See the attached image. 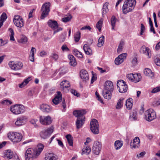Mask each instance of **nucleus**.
<instances>
[{"label":"nucleus","mask_w":160,"mask_h":160,"mask_svg":"<svg viewBox=\"0 0 160 160\" xmlns=\"http://www.w3.org/2000/svg\"><path fill=\"white\" fill-rule=\"evenodd\" d=\"M22 18L21 17L18 15H16L14 16V18L13 19V21L14 22H16L17 21L20 20V18Z\"/></svg>","instance_id":"obj_61"},{"label":"nucleus","mask_w":160,"mask_h":160,"mask_svg":"<svg viewBox=\"0 0 160 160\" xmlns=\"http://www.w3.org/2000/svg\"><path fill=\"white\" fill-rule=\"evenodd\" d=\"M83 49L86 54L89 55L92 54V50L88 44H85L83 47Z\"/></svg>","instance_id":"obj_22"},{"label":"nucleus","mask_w":160,"mask_h":160,"mask_svg":"<svg viewBox=\"0 0 160 160\" xmlns=\"http://www.w3.org/2000/svg\"><path fill=\"white\" fill-rule=\"evenodd\" d=\"M81 37V33L79 31L77 32L74 35V39L75 42H78Z\"/></svg>","instance_id":"obj_43"},{"label":"nucleus","mask_w":160,"mask_h":160,"mask_svg":"<svg viewBox=\"0 0 160 160\" xmlns=\"http://www.w3.org/2000/svg\"><path fill=\"white\" fill-rule=\"evenodd\" d=\"M8 40H3L2 39L0 38V47L3 46L7 44Z\"/></svg>","instance_id":"obj_56"},{"label":"nucleus","mask_w":160,"mask_h":160,"mask_svg":"<svg viewBox=\"0 0 160 160\" xmlns=\"http://www.w3.org/2000/svg\"><path fill=\"white\" fill-rule=\"evenodd\" d=\"M62 94L60 92H57V94L54 98L52 99V102L55 105L58 104L62 100Z\"/></svg>","instance_id":"obj_17"},{"label":"nucleus","mask_w":160,"mask_h":160,"mask_svg":"<svg viewBox=\"0 0 160 160\" xmlns=\"http://www.w3.org/2000/svg\"><path fill=\"white\" fill-rule=\"evenodd\" d=\"M145 119L148 121H151L156 117V112L152 109H149L147 110L145 113Z\"/></svg>","instance_id":"obj_8"},{"label":"nucleus","mask_w":160,"mask_h":160,"mask_svg":"<svg viewBox=\"0 0 160 160\" xmlns=\"http://www.w3.org/2000/svg\"><path fill=\"white\" fill-rule=\"evenodd\" d=\"M122 142L119 140L116 141L114 143V146L116 150H118L121 148L123 145Z\"/></svg>","instance_id":"obj_31"},{"label":"nucleus","mask_w":160,"mask_h":160,"mask_svg":"<svg viewBox=\"0 0 160 160\" xmlns=\"http://www.w3.org/2000/svg\"><path fill=\"white\" fill-rule=\"evenodd\" d=\"M91 149L89 146H87L84 148H83L82 150V155L86 153L87 155H88L91 152Z\"/></svg>","instance_id":"obj_40"},{"label":"nucleus","mask_w":160,"mask_h":160,"mask_svg":"<svg viewBox=\"0 0 160 160\" xmlns=\"http://www.w3.org/2000/svg\"><path fill=\"white\" fill-rule=\"evenodd\" d=\"M148 19L149 25L150 26V30H154L153 26V23L151 19L150 18H149Z\"/></svg>","instance_id":"obj_58"},{"label":"nucleus","mask_w":160,"mask_h":160,"mask_svg":"<svg viewBox=\"0 0 160 160\" xmlns=\"http://www.w3.org/2000/svg\"><path fill=\"white\" fill-rule=\"evenodd\" d=\"M153 106L156 107L160 105V98L158 100L156 101H155L153 103Z\"/></svg>","instance_id":"obj_60"},{"label":"nucleus","mask_w":160,"mask_h":160,"mask_svg":"<svg viewBox=\"0 0 160 160\" xmlns=\"http://www.w3.org/2000/svg\"><path fill=\"white\" fill-rule=\"evenodd\" d=\"M72 17L71 15L67 16L62 18V21L64 22H66L70 21L72 19Z\"/></svg>","instance_id":"obj_48"},{"label":"nucleus","mask_w":160,"mask_h":160,"mask_svg":"<svg viewBox=\"0 0 160 160\" xmlns=\"http://www.w3.org/2000/svg\"><path fill=\"white\" fill-rule=\"evenodd\" d=\"M124 99L123 98H120L118 100L117 105L116 106V108L117 109H119L122 107Z\"/></svg>","instance_id":"obj_30"},{"label":"nucleus","mask_w":160,"mask_h":160,"mask_svg":"<svg viewBox=\"0 0 160 160\" xmlns=\"http://www.w3.org/2000/svg\"><path fill=\"white\" fill-rule=\"evenodd\" d=\"M111 92L104 90L102 92V95L105 99H110L111 98Z\"/></svg>","instance_id":"obj_27"},{"label":"nucleus","mask_w":160,"mask_h":160,"mask_svg":"<svg viewBox=\"0 0 160 160\" xmlns=\"http://www.w3.org/2000/svg\"><path fill=\"white\" fill-rule=\"evenodd\" d=\"M57 158L54 154L48 153L45 155V160H57Z\"/></svg>","instance_id":"obj_21"},{"label":"nucleus","mask_w":160,"mask_h":160,"mask_svg":"<svg viewBox=\"0 0 160 160\" xmlns=\"http://www.w3.org/2000/svg\"><path fill=\"white\" fill-rule=\"evenodd\" d=\"M10 34L9 35L10 36V40L12 41H15V39L14 38V33L13 31H11L10 32Z\"/></svg>","instance_id":"obj_53"},{"label":"nucleus","mask_w":160,"mask_h":160,"mask_svg":"<svg viewBox=\"0 0 160 160\" xmlns=\"http://www.w3.org/2000/svg\"><path fill=\"white\" fill-rule=\"evenodd\" d=\"M160 91V86L157 87L152 89L151 91L152 93H155Z\"/></svg>","instance_id":"obj_55"},{"label":"nucleus","mask_w":160,"mask_h":160,"mask_svg":"<svg viewBox=\"0 0 160 160\" xmlns=\"http://www.w3.org/2000/svg\"><path fill=\"white\" fill-rule=\"evenodd\" d=\"M116 21V18L115 16H113L111 18V22L112 25V29H114V27Z\"/></svg>","instance_id":"obj_46"},{"label":"nucleus","mask_w":160,"mask_h":160,"mask_svg":"<svg viewBox=\"0 0 160 160\" xmlns=\"http://www.w3.org/2000/svg\"><path fill=\"white\" fill-rule=\"evenodd\" d=\"M129 119L132 121L136 120L137 119V112L136 111H133L130 113Z\"/></svg>","instance_id":"obj_26"},{"label":"nucleus","mask_w":160,"mask_h":160,"mask_svg":"<svg viewBox=\"0 0 160 160\" xmlns=\"http://www.w3.org/2000/svg\"><path fill=\"white\" fill-rule=\"evenodd\" d=\"M39 155L36 150L33 148H29L25 153V160H33L36 158Z\"/></svg>","instance_id":"obj_3"},{"label":"nucleus","mask_w":160,"mask_h":160,"mask_svg":"<svg viewBox=\"0 0 160 160\" xmlns=\"http://www.w3.org/2000/svg\"><path fill=\"white\" fill-rule=\"evenodd\" d=\"M135 4V0H126L124 2L122 6L123 13L124 14H126L132 11L134 8Z\"/></svg>","instance_id":"obj_2"},{"label":"nucleus","mask_w":160,"mask_h":160,"mask_svg":"<svg viewBox=\"0 0 160 160\" xmlns=\"http://www.w3.org/2000/svg\"><path fill=\"white\" fill-rule=\"evenodd\" d=\"M7 18V16L5 12H3L1 15L0 20L5 21Z\"/></svg>","instance_id":"obj_54"},{"label":"nucleus","mask_w":160,"mask_h":160,"mask_svg":"<svg viewBox=\"0 0 160 160\" xmlns=\"http://www.w3.org/2000/svg\"><path fill=\"white\" fill-rule=\"evenodd\" d=\"M124 44V41L121 40L120 42L118 47L117 49V52L118 53H120L122 51V47Z\"/></svg>","instance_id":"obj_45"},{"label":"nucleus","mask_w":160,"mask_h":160,"mask_svg":"<svg viewBox=\"0 0 160 160\" xmlns=\"http://www.w3.org/2000/svg\"><path fill=\"white\" fill-rule=\"evenodd\" d=\"M71 92L72 94L78 97L79 95V94L75 90L72 89L71 90Z\"/></svg>","instance_id":"obj_64"},{"label":"nucleus","mask_w":160,"mask_h":160,"mask_svg":"<svg viewBox=\"0 0 160 160\" xmlns=\"http://www.w3.org/2000/svg\"><path fill=\"white\" fill-rule=\"evenodd\" d=\"M13 156L12 152L10 150H8L5 152L4 158L9 159L12 158Z\"/></svg>","instance_id":"obj_29"},{"label":"nucleus","mask_w":160,"mask_h":160,"mask_svg":"<svg viewBox=\"0 0 160 160\" xmlns=\"http://www.w3.org/2000/svg\"><path fill=\"white\" fill-rule=\"evenodd\" d=\"M91 149L89 146H87L84 148H83L82 150V155L86 153L87 155H88L91 152Z\"/></svg>","instance_id":"obj_39"},{"label":"nucleus","mask_w":160,"mask_h":160,"mask_svg":"<svg viewBox=\"0 0 160 160\" xmlns=\"http://www.w3.org/2000/svg\"><path fill=\"white\" fill-rule=\"evenodd\" d=\"M126 84V82L123 80H120L117 82V85L118 88Z\"/></svg>","instance_id":"obj_50"},{"label":"nucleus","mask_w":160,"mask_h":160,"mask_svg":"<svg viewBox=\"0 0 160 160\" xmlns=\"http://www.w3.org/2000/svg\"><path fill=\"white\" fill-rule=\"evenodd\" d=\"M51 3L48 2L43 4L41 7V11L42 12L41 18L43 19L48 14L50 11Z\"/></svg>","instance_id":"obj_6"},{"label":"nucleus","mask_w":160,"mask_h":160,"mask_svg":"<svg viewBox=\"0 0 160 160\" xmlns=\"http://www.w3.org/2000/svg\"><path fill=\"white\" fill-rule=\"evenodd\" d=\"M132 99H128L126 102V106L127 108L130 109L132 106Z\"/></svg>","instance_id":"obj_33"},{"label":"nucleus","mask_w":160,"mask_h":160,"mask_svg":"<svg viewBox=\"0 0 160 160\" xmlns=\"http://www.w3.org/2000/svg\"><path fill=\"white\" fill-rule=\"evenodd\" d=\"M48 26L52 29H56L58 28V25L57 22L55 21L49 20L48 22Z\"/></svg>","instance_id":"obj_23"},{"label":"nucleus","mask_w":160,"mask_h":160,"mask_svg":"<svg viewBox=\"0 0 160 160\" xmlns=\"http://www.w3.org/2000/svg\"><path fill=\"white\" fill-rule=\"evenodd\" d=\"M53 127L52 126L49 128L42 130L40 133V135L41 137L44 139L47 138L53 132Z\"/></svg>","instance_id":"obj_9"},{"label":"nucleus","mask_w":160,"mask_h":160,"mask_svg":"<svg viewBox=\"0 0 160 160\" xmlns=\"http://www.w3.org/2000/svg\"><path fill=\"white\" fill-rule=\"evenodd\" d=\"M130 146L132 149L138 148L140 146V140L139 138L136 137L133 139V142H131Z\"/></svg>","instance_id":"obj_15"},{"label":"nucleus","mask_w":160,"mask_h":160,"mask_svg":"<svg viewBox=\"0 0 160 160\" xmlns=\"http://www.w3.org/2000/svg\"><path fill=\"white\" fill-rule=\"evenodd\" d=\"M91 29V27L89 26H85L82 27L80 28L81 30H90Z\"/></svg>","instance_id":"obj_62"},{"label":"nucleus","mask_w":160,"mask_h":160,"mask_svg":"<svg viewBox=\"0 0 160 160\" xmlns=\"http://www.w3.org/2000/svg\"><path fill=\"white\" fill-rule=\"evenodd\" d=\"M126 56L127 53H123L120 54L118 56V57L121 59H122V60L123 61L126 58Z\"/></svg>","instance_id":"obj_57"},{"label":"nucleus","mask_w":160,"mask_h":160,"mask_svg":"<svg viewBox=\"0 0 160 160\" xmlns=\"http://www.w3.org/2000/svg\"><path fill=\"white\" fill-rule=\"evenodd\" d=\"M141 79V76L139 74H134V79L133 82H139Z\"/></svg>","instance_id":"obj_36"},{"label":"nucleus","mask_w":160,"mask_h":160,"mask_svg":"<svg viewBox=\"0 0 160 160\" xmlns=\"http://www.w3.org/2000/svg\"><path fill=\"white\" fill-rule=\"evenodd\" d=\"M27 121V118L25 116H22L18 117L15 122L16 126H20L25 124Z\"/></svg>","instance_id":"obj_13"},{"label":"nucleus","mask_w":160,"mask_h":160,"mask_svg":"<svg viewBox=\"0 0 160 160\" xmlns=\"http://www.w3.org/2000/svg\"><path fill=\"white\" fill-rule=\"evenodd\" d=\"M90 128L92 132L95 134H98L99 133V126L98 121L93 119L90 122Z\"/></svg>","instance_id":"obj_7"},{"label":"nucleus","mask_w":160,"mask_h":160,"mask_svg":"<svg viewBox=\"0 0 160 160\" xmlns=\"http://www.w3.org/2000/svg\"><path fill=\"white\" fill-rule=\"evenodd\" d=\"M144 74L147 76L152 78L154 76V73L151 70L148 68H145L144 70Z\"/></svg>","instance_id":"obj_24"},{"label":"nucleus","mask_w":160,"mask_h":160,"mask_svg":"<svg viewBox=\"0 0 160 160\" xmlns=\"http://www.w3.org/2000/svg\"><path fill=\"white\" fill-rule=\"evenodd\" d=\"M61 49L63 51H68L69 50V49L68 48L66 45H63L61 47Z\"/></svg>","instance_id":"obj_63"},{"label":"nucleus","mask_w":160,"mask_h":160,"mask_svg":"<svg viewBox=\"0 0 160 160\" xmlns=\"http://www.w3.org/2000/svg\"><path fill=\"white\" fill-rule=\"evenodd\" d=\"M38 149H35L36 150L37 152V153L39 155L43 148L44 146L42 144H39L38 145Z\"/></svg>","instance_id":"obj_47"},{"label":"nucleus","mask_w":160,"mask_h":160,"mask_svg":"<svg viewBox=\"0 0 160 160\" xmlns=\"http://www.w3.org/2000/svg\"><path fill=\"white\" fill-rule=\"evenodd\" d=\"M39 121L40 123L43 125H49L52 122L51 118L49 116H40L39 117Z\"/></svg>","instance_id":"obj_12"},{"label":"nucleus","mask_w":160,"mask_h":160,"mask_svg":"<svg viewBox=\"0 0 160 160\" xmlns=\"http://www.w3.org/2000/svg\"><path fill=\"white\" fill-rule=\"evenodd\" d=\"M10 110L13 114L18 115L23 113L25 111V108L22 104H16L11 106L10 108Z\"/></svg>","instance_id":"obj_4"},{"label":"nucleus","mask_w":160,"mask_h":160,"mask_svg":"<svg viewBox=\"0 0 160 160\" xmlns=\"http://www.w3.org/2000/svg\"><path fill=\"white\" fill-rule=\"evenodd\" d=\"M68 57L70 60V64L73 66H76L77 64V62L74 57L72 55H68Z\"/></svg>","instance_id":"obj_25"},{"label":"nucleus","mask_w":160,"mask_h":160,"mask_svg":"<svg viewBox=\"0 0 160 160\" xmlns=\"http://www.w3.org/2000/svg\"><path fill=\"white\" fill-rule=\"evenodd\" d=\"M119 92L121 93H124L126 92L128 90V87L127 84H125L123 86L118 88Z\"/></svg>","instance_id":"obj_35"},{"label":"nucleus","mask_w":160,"mask_h":160,"mask_svg":"<svg viewBox=\"0 0 160 160\" xmlns=\"http://www.w3.org/2000/svg\"><path fill=\"white\" fill-rule=\"evenodd\" d=\"M140 52L141 53L144 54L147 56L148 58H151V51L148 48L146 47L145 46H143L141 48Z\"/></svg>","instance_id":"obj_14"},{"label":"nucleus","mask_w":160,"mask_h":160,"mask_svg":"<svg viewBox=\"0 0 160 160\" xmlns=\"http://www.w3.org/2000/svg\"><path fill=\"white\" fill-rule=\"evenodd\" d=\"M104 42V37L102 36L101 37L99 38L98 40V42L97 44V46L99 47H100L103 46Z\"/></svg>","instance_id":"obj_34"},{"label":"nucleus","mask_w":160,"mask_h":160,"mask_svg":"<svg viewBox=\"0 0 160 160\" xmlns=\"http://www.w3.org/2000/svg\"><path fill=\"white\" fill-rule=\"evenodd\" d=\"M86 112L85 110H76L73 112V113L75 117L77 118L76 122L77 128H81L84 123L85 118L84 115Z\"/></svg>","instance_id":"obj_1"},{"label":"nucleus","mask_w":160,"mask_h":160,"mask_svg":"<svg viewBox=\"0 0 160 160\" xmlns=\"http://www.w3.org/2000/svg\"><path fill=\"white\" fill-rule=\"evenodd\" d=\"M127 78L130 81L133 82L134 79V74L133 73L128 74L127 75Z\"/></svg>","instance_id":"obj_51"},{"label":"nucleus","mask_w":160,"mask_h":160,"mask_svg":"<svg viewBox=\"0 0 160 160\" xmlns=\"http://www.w3.org/2000/svg\"><path fill=\"white\" fill-rule=\"evenodd\" d=\"M103 22V19L102 18H101L97 23L96 27L98 30H101Z\"/></svg>","instance_id":"obj_44"},{"label":"nucleus","mask_w":160,"mask_h":160,"mask_svg":"<svg viewBox=\"0 0 160 160\" xmlns=\"http://www.w3.org/2000/svg\"><path fill=\"white\" fill-rule=\"evenodd\" d=\"M66 138L67 139L68 143L70 146H72L73 142V140L72 139V137L71 135L70 134H68L66 136Z\"/></svg>","instance_id":"obj_42"},{"label":"nucleus","mask_w":160,"mask_h":160,"mask_svg":"<svg viewBox=\"0 0 160 160\" xmlns=\"http://www.w3.org/2000/svg\"><path fill=\"white\" fill-rule=\"evenodd\" d=\"M95 95L96 97L97 98H98V100L100 102H101L102 103H103V101L102 100V99L101 98V97L99 95L98 93L97 92V91H96L95 92Z\"/></svg>","instance_id":"obj_59"},{"label":"nucleus","mask_w":160,"mask_h":160,"mask_svg":"<svg viewBox=\"0 0 160 160\" xmlns=\"http://www.w3.org/2000/svg\"><path fill=\"white\" fill-rule=\"evenodd\" d=\"M113 89L112 83L110 81H108L105 82L104 90L112 92Z\"/></svg>","instance_id":"obj_16"},{"label":"nucleus","mask_w":160,"mask_h":160,"mask_svg":"<svg viewBox=\"0 0 160 160\" xmlns=\"http://www.w3.org/2000/svg\"><path fill=\"white\" fill-rule=\"evenodd\" d=\"M108 3L107 2H106L103 5L102 9V15L103 17L104 16V15H105L109 11L108 9Z\"/></svg>","instance_id":"obj_28"},{"label":"nucleus","mask_w":160,"mask_h":160,"mask_svg":"<svg viewBox=\"0 0 160 160\" xmlns=\"http://www.w3.org/2000/svg\"><path fill=\"white\" fill-rule=\"evenodd\" d=\"M73 54L76 57L80 58H82L83 56L82 52L78 51L77 49H74L73 51Z\"/></svg>","instance_id":"obj_37"},{"label":"nucleus","mask_w":160,"mask_h":160,"mask_svg":"<svg viewBox=\"0 0 160 160\" xmlns=\"http://www.w3.org/2000/svg\"><path fill=\"white\" fill-rule=\"evenodd\" d=\"M50 57L56 61L58 59L59 56L57 54L54 52L51 54Z\"/></svg>","instance_id":"obj_49"},{"label":"nucleus","mask_w":160,"mask_h":160,"mask_svg":"<svg viewBox=\"0 0 160 160\" xmlns=\"http://www.w3.org/2000/svg\"><path fill=\"white\" fill-rule=\"evenodd\" d=\"M31 80V78L30 77H28V78H26L23 82L19 84V87L20 88H23L24 86L27 85L28 83Z\"/></svg>","instance_id":"obj_41"},{"label":"nucleus","mask_w":160,"mask_h":160,"mask_svg":"<svg viewBox=\"0 0 160 160\" xmlns=\"http://www.w3.org/2000/svg\"><path fill=\"white\" fill-rule=\"evenodd\" d=\"M8 65L11 69L15 71H18L21 69L23 66L22 62L17 63L13 61H10L8 63Z\"/></svg>","instance_id":"obj_10"},{"label":"nucleus","mask_w":160,"mask_h":160,"mask_svg":"<svg viewBox=\"0 0 160 160\" xmlns=\"http://www.w3.org/2000/svg\"><path fill=\"white\" fill-rule=\"evenodd\" d=\"M81 78L83 81H87L89 80L88 73L87 71L84 69L82 70L80 72Z\"/></svg>","instance_id":"obj_18"},{"label":"nucleus","mask_w":160,"mask_h":160,"mask_svg":"<svg viewBox=\"0 0 160 160\" xmlns=\"http://www.w3.org/2000/svg\"><path fill=\"white\" fill-rule=\"evenodd\" d=\"M14 23L17 27L19 28L22 27L24 25L23 20L22 18H21L20 20Z\"/></svg>","instance_id":"obj_32"},{"label":"nucleus","mask_w":160,"mask_h":160,"mask_svg":"<svg viewBox=\"0 0 160 160\" xmlns=\"http://www.w3.org/2000/svg\"><path fill=\"white\" fill-rule=\"evenodd\" d=\"M41 110L44 112H50L52 108L48 105L46 104H43L40 106Z\"/></svg>","instance_id":"obj_19"},{"label":"nucleus","mask_w":160,"mask_h":160,"mask_svg":"<svg viewBox=\"0 0 160 160\" xmlns=\"http://www.w3.org/2000/svg\"><path fill=\"white\" fill-rule=\"evenodd\" d=\"M8 138L14 143L20 142L22 138V135L17 132H10L8 133Z\"/></svg>","instance_id":"obj_5"},{"label":"nucleus","mask_w":160,"mask_h":160,"mask_svg":"<svg viewBox=\"0 0 160 160\" xmlns=\"http://www.w3.org/2000/svg\"><path fill=\"white\" fill-rule=\"evenodd\" d=\"M28 41L27 38L24 35H22L20 37V39L18 41L19 43H25Z\"/></svg>","instance_id":"obj_38"},{"label":"nucleus","mask_w":160,"mask_h":160,"mask_svg":"<svg viewBox=\"0 0 160 160\" xmlns=\"http://www.w3.org/2000/svg\"><path fill=\"white\" fill-rule=\"evenodd\" d=\"M123 62L122 59H121L118 57L115 60V63L116 65H118L122 63Z\"/></svg>","instance_id":"obj_52"},{"label":"nucleus","mask_w":160,"mask_h":160,"mask_svg":"<svg viewBox=\"0 0 160 160\" xmlns=\"http://www.w3.org/2000/svg\"><path fill=\"white\" fill-rule=\"evenodd\" d=\"M102 145L100 142L98 141H95L92 148L93 153L96 155H98L101 149Z\"/></svg>","instance_id":"obj_11"},{"label":"nucleus","mask_w":160,"mask_h":160,"mask_svg":"<svg viewBox=\"0 0 160 160\" xmlns=\"http://www.w3.org/2000/svg\"><path fill=\"white\" fill-rule=\"evenodd\" d=\"M70 86L69 82L66 80L62 81L60 83V88L62 90L69 88Z\"/></svg>","instance_id":"obj_20"}]
</instances>
